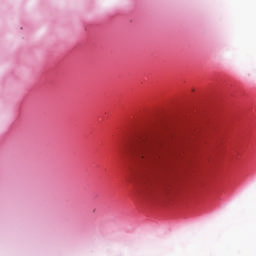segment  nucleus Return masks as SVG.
Here are the masks:
<instances>
[{"instance_id":"nucleus-1","label":"nucleus","mask_w":256,"mask_h":256,"mask_svg":"<svg viewBox=\"0 0 256 256\" xmlns=\"http://www.w3.org/2000/svg\"><path fill=\"white\" fill-rule=\"evenodd\" d=\"M134 149L138 153L139 157L145 159L153 153V146L151 140L147 136H140L134 142Z\"/></svg>"}]
</instances>
